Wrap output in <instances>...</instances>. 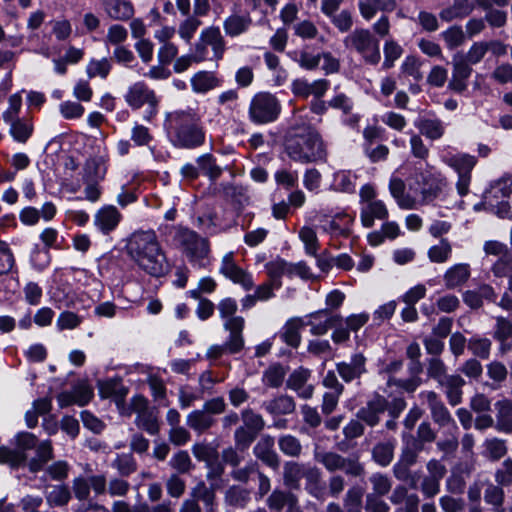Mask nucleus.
<instances>
[{"mask_svg":"<svg viewBox=\"0 0 512 512\" xmlns=\"http://www.w3.org/2000/svg\"><path fill=\"white\" fill-rule=\"evenodd\" d=\"M453 73L452 79L449 82V87L457 92H462L466 89V81L470 77L472 69L468 63L463 60H458L456 57L453 59Z\"/></svg>","mask_w":512,"mask_h":512,"instance_id":"obj_25","label":"nucleus"},{"mask_svg":"<svg viewBox=\"0 0 512 512\" xmlns=\"http://www.w3.org/2000/svg\"><path fill=\"white\" fill-rule=\"evenodd\" d=\"M498 411V426L506 432H512V402L509 400H501L495 404Z\"/></svg>","mask_w":512,"mask_h":512,"instance_id":"obj_36","label":"nucleus"},{"mask_svg":"<svg viewBox=\"0 0 512 512\" xmlns=\"http://www.w3.org/2000/svg\"><path fill=\"white\" fill-rule=\"evenodd\" d=\"M332 187L334 190L340 192H354L356 187V176L351 171H338L334 174Z\"/></svg>","mask_w":512,"mask_h":512,"instance_id":"obj_35","label":"nucleus"},{"mask_svg":"<svg viewBox=\"0 0 512 512\" xmlns=\"http://www.w3.org/2000/svg\"><path fill=\"white\" fill-rule=\"evenodd\" d=\"M81 322L82 319L77 314L70 311H65L59 314L56 321V326L60 331L72 330L77 328Z\"/></svg>","mask_w":512,"mask_h":512,"instance_id":"obj_55","label":"nucleus"},{"mask_svg":"<svg viewBox=\"0 0 512 512\" xmlns=\"http://www.w3.org/2000/svg\"><path fill=\"white\" fill-rule=\"evenodd\" d=\"M280 450L291 457L298 456L301 452V444L299 440L292 435H284L279 438Z\"/></svg>","mask_w":512,"mask_h":512,"instance_id":"obj_52","label":"nucleus"},{"mask_svg":"<svg viewBox=\"0 0 512 512\" xmlns=\"http://www.w3.org/2000/svg\"><path fill=\"white\" fill-rule=\"evenodd\" d=\"M60 113L65 119H77L84 114V107L74 101H64L60 104Z\"/></svg>","mask_w":512,"mask_h":512,"instance_id":"obj_60","label":"nucleus"},{"mask_svg":"<svg viewBox=\"0 0 512 512\" xmlns=\"http://www.w3.org/2000/svg\"><path fill=\"white\" fill-rule=\"evenodd\" d=\"M138 427L146 430L149 434L154 435L158 432L159 426L156 417L151 411H146L136 418Z\"/></svg>","mask_w":512,"mask_h":512,"instance_id":"obj_58","label":"nucleus"},{"mask_svg":"<svg viewBox=\"0 0 512 512\" xmlns=\"http://www.w3.org/2000/svg\"><path fill=\"white\" fill-rule=\"evenodd\" d=\"M284 151L292 161L300 164L317 162L326 156L321 136L304 122H295L287 131Z\"/></svg>","mask_w":512,"mask_h":512,"instance_id":"obj_3","label":"nucleus"},{"mask_svg":"<svg viewBox=\"0 0 512 512\" xmlns=\"http://www.w3.org/2000/svg\"><path fill=\"white\" fill-rule=\"evenodd\" d=\"M191 87L195 93H206L220 85L218 78L209 71H199L191 78Z\"/></svg>","mask_w":512,"mask_h":512,"instance_id":"obj_29","label":"nucleus"},{"mask_svg":"<svg viewBox=\"0 0 512 512\" xmlns=\"http://www.w3.org/2000/svg\"><path fill=\"white\" fill-rule=\"evenodd\" d=\"M442 37L449 49L462 45L465 41V34L461 27L453 26L442 33Z\"/></svg>","mask_w":512,"mask_h":512,"instance_id":"obj_51","label":"nucleus"},{"mask_svg":"<svg viewBox=\"0 0 512 512\" xmlns=\"http://www.w3.org/2000/svg\"><path fill=\"white\" fill-rule=\"evenodd\" d=\"M470 276L468 264L459 263L450 267L444 274V282L447 288L453 289L463 285Z\"/></svg>","mask_w":512,"mask_h":512,"instance_id":"obj_27","label":"nucleus"},{"mask_svg":"<svg viewBox=\"0 0 512 512\" xmlns=\"http://www.w3.org/2000/svg\"><path fill=\"white\" fill-rule=\"evenodd\" d=\"M219 273L245 291L251 290L254 286L252 275L237 265L233 252H228L223 256Z\"/></svg>","mask_w":512,"mask_h":512,"instance_id":"obj_13","label":"nucleus"},{"mask_svg":"<svg viewBox=\"0 0 512 512\" xmlns=\"http://www.w3.org/2000/svg\"><path fill=\"white\" fill-rule=\"evenodd\" d=\"M340 320L341 316L339 315L328 317L323 321L318 319L317 316H314L313 320H311L309 323L311 326L310 331L314 335H323L327 333L330 328L335 327L336 323Z\"/></svg>","mask_w":512,"mask_h":512,"instance_id":"obj_47","label":"nucleus"},{"mask_svg":"<svg viewBox=\"0 0 512 512\" xmlns=\"http://www.w3.org/2000/svg\"><path fill=\"white\" fill-rule=\"evenodd\" d=\"M265 409L274 415L290 414L295 410V403L292 397L281 395L264 404Z\"/></svg>","mask_w":512,"mask_h":512,"instance_id":"obj_32","label":"nucleus"},{"mask_svg":"<svg viewBox=\"0 0 512 512\" xmlns=\"http://www.w3.org/2000/svg\"><path fill=\"white\" fill-rule=\"evenodd\" d=\"M201 41L211 46L216 60L222 58L224 53V41L219 28L209 27L201 32Z\"/></svg>","mask_w":512,"mask_h":512,"instance_id":"obj_31","label":"nucleus"},{"mask_svg":"<svg viewBox=\"0 0 512 512\" xmlns=\"http://www.w3.org/2000/svg\"><path fill=\"white\" fill-rule=\"evenodd\" d=\"M165 234L171 245L181 248L189 261L199 268L205 267L210 253L208 240L183 226H166Z\"/></svg>","mask_w":512,"mask_h":512,"instance_id":"obj_6","label":"nucleus"},{"mask_svg":"<svg viewBox=\"0 0 512 512\" xmlns=\"http://www.w3.org/2000/svg\"><path fill=\"white\" fill-rule=\"evenodd\" d=\"M122 220V214L114 205H104L94 215V226L102 234L114 231Z\"/></svg>","mask_w":512,"mask_h":512,"instance_id":"obj_14","label":"nucleus"},{"mask_svg":"<svg viewBox=\"0 0 512 512\" xmlns=\"http://www.w3.org/2000/svg\"><path fill=\"white\" fill-rule=\"evenodd\" d=\"M486 206L496 216L512 221V176L494 181L486 190L482 204H476L474 209L479 211Z\"/></svg>","mask_w":512,"mask_h":512,"instance_id":"obj_7","label":"nucleus"},{"mask_svg":"<svg viewBox=\"0 0 512 512\" xmlns=\"http://www.w3.org/2000/svg\"><path fill=\"white\" fill-rule=\"evenodd\" d=\"M22 106V96L20 92L12 94L8 99V107L3 113V120L7 123L18 118Z\"/></svg>","mask_w":512,"mask_h":512,"instance_id":"obj_53","label":"nucleus"},{"mask_svg":"<svg viewBox=\"0 0 512 512\" xmlns=\"http://www.w3.org/2000/svg\"><path fill=\"white\" fill-rule=\"evenodd\" d=\"M214 423L211 415L204 410H194L187 416V425L198 432H203Z\"/></svg>","mask_w":512,"mask_h":512,"instance_id":"obj_37","label":"nucleus"},{"mask_svg":"<svg viewBox=\"0 0 512 512\" xmlns=\"http://www.w3.org/2000/svg\"><path fill=\"white\" fill-rule=\"evenodd\" d=\"M71 498L68 487L63 485L51 486V489L46 493V501L49 506H64Z\"/></svg>","mask_w":512,"mask_h":512,"instance_id":"obj_39","label":"nucleus"},{"mask_svg":"<svg viewBox=\"0 0 512 512\" xmlns=\"http://www.w3.org/2000/svg\"><path fill=\"white\" fill-rule=\"evenodd\" d=\"M192 451L198 460L204 461L206 463L213 474L219 475L222 472V467L217 462V450L213 446L203 443L195 444L192 448Z\"/></svg>","mask_w":512,"mask_h":512,"instance_id":"obj_21","label":"nucleus"},{"mask_svg":"<svg viewBox=\"0 0 512 512\" xmlns=\"http://www.w3.org/2000/svg\"><path fill=\"white\" fill-rule=\"evenodd\" d=\"M274 440L271 437H263L254 447V453L257 458L264 461L270 467L278 466V457L273 450Z\"/></svg>","mask_w":512,"mask_h":512,"instance_id":"obj_30","label":"nucleus"},{"mask_svg":"<svg viewBox=\"0 0 512 512\" xmlns=\"http://www.w3.org/2000/svg\"><path fill=\"white\" fill-rule=\"evenodd\" d=\"M164 129L170 142L178 148L194 149L205 142L200 118L192 110L166 113Z\"/></svg>","mask_w":512,"mask_h":512,"instance_id":"obj_5","label":"nucleus"},{"mask_svg":"<svg viewBox=\"0 0 512 512\" xmlns=\"http://www.w3.org/2000/svg\"><path fill=\"white\" fill-rule=\"evenodd\" d=\"M75 404L79 406L86 405L93 397V389L86 383H79L73 388Z\"/></svg>","mask_w":512,"mask_h":512,"instance_id":"obj_63","label":"nucleus"},{"mask_svg":"<svg viewBox=\"0 0 512 512\" xmlns=\"http://www.w3.org/2000/svg\"><path fill=\"white\" fill-rule=\"evenodd\" d=\"M126 249L131 260L147 274L161 277L169 272V263L154 231L134 232Z\"/></svg>","mask_w":512,"mask_h":512,"instance_id":"obj_2","label":"nucleus"},{"mask_svg":"<svg viewBox=\"0 0 512 512\" xmlns=\"http://www.w3.org/2000/svg\"><path fill=\"white\" fill-rule=\"evenodd\" d=\"M387 402L382 396L374 397L366 407L358 412L359 419L365 421L368 425L374 426L379 421V415L385 411Z\"/></svg>","mask_w":512,"mask_h":512,"instance_id":"obj_24","label":"nucleus"},{"mask_svg":"<svg viewBox=\"0 0 512 512\" xmlns=\"http://www.w3.org/2000/svg\"><path fill=\"white\" fill-rule=\"evenodd\" d=\"M373 458L382 466H387L393 458V445L390 443H381L374 447Z\"/></svg>","mask_w":512,"mask_h":512,"instance_id":"obj_57","label":"nucleus"},{"mask_svg":"<svg viewBox=\"0 0 512 512\" xmlns=\"http://www.w3.org/2000/svg\"><path fill=\"white\" fill-rule=\"evenodd\" d=\"M316 460L322 463L329 471H335L345 464V458L333 452H317Z\"/></svg>","mask_w":512,"mask_h":512,"instance_id":"obj_49","label":"nucleus"},{"mask_svg":"<svg viewBox=\"0 0 512 512\" xmlns=\"http://www.w3.org/2000/svg\"><path fill=\"white\" fill-rule=\"evenodd\" d=\"M401 74L411 77L415 81L423 78L420 60L412 55L406 56L400 67Z\"/></svg>","mask_w":512,"mask_h":512,"instance_id":"obj_42","label":"nucleus"},{"mask_svg":"<svg viewBox=\"0 0 512 512\" xmlns=\"http://www.w3.org/2000/svg\"><path fill=\"white\" fill-rule=\"evenodd\" d=\"M299 237L305 245L306 252L315 256L318 251V239L316 232L310 227H303L299 231Z\"/></svg>","mask_w":512,"mask_h":512,"instance_id":"obj_54","label":"nucleus"},{"mask_svg":"<svg viewBox=\"0 0 512 512\" xmlns=\"http://www.w3.org/2000/svg\"><path fill=\"white\" fill-rule=\"evenodd\" d=\"M361 16L369 21L378 10L391 12L396 8L395 0H359L358 3Z\"/></svg>","mask_w":512,"mask_h":512,"instance_id":"obj_23","label":"nucleus"},{"mask_svg":"<svg viewBox=\"0 0 512 512\" xmlns=\"http://www.w3.org/2000/svg\"><path fill=\"white\" fill-rule=\"evenodd\" d=\"M131 139L137 146H145L151 142L152 135L147 127L136 123L131 131Z\"/></svg>","mask_w":512,"mask_h":512,"instance_id":"obj_64","label":"nucleus"},{"mask_svg":"<svg viewBox=\"0 0 512 512\" xmlns=\"http://www.w3.org/2000/svg\"><path fill=\"white\" fill-rule=\"evenodd\" d=\"M124 99L127 105L134 110L147 105L143 115V119L147 122H150L158 113L159 100L155 92L142 81L129 86Z\"/></svg>","mask_w":512,"mask_h":512,"instance_id":"obj_9","label":"nucleus"},{"mask_svg":"<svg viewBox=\"0 0 512 512\" xmlns=\"http://www.w3.org/2000/svg\"><path fill=\"white\" fill-rule=\"evenodd\" d=\"M200 169L210 178H217L221 174V169L215 164V160L210 154L201 155L197 159Z\"/></svg>","mask_w":512,"mask_h":512,"instance_id":"obj_59","label":"nucleus"},{"mask_svg":"<svg viewBox=\"0 0 512 512\" xmlns=\"http://www.w3.org/2000/svg\"><path fill=\"white\" fill-rule=\"evenodd\" d=\"M104 9L114 20H127L134 14L133 5L128 0H104Z\"/></svg>","mask_w":512,"mask_h":512,"instance_id":"obj_26","label":"nucleus"},{"mask_svg":"<svg viewBox=\"0 0 512 512\" xmlns=\"http://www.w3.org/2000/svg\"><path fill=\"white\" fill-rule=\"evenodd\" d=\"M128 37L127 29L120 24H113L108 28L105 38L106 45L120 46Z\"/></svg>","mask_w":512,"mask_h":512,"instance_id":"obj_50","label":"nucleus"},{"mask_svg":"<svg viewBox=\"0 0 512 512\" xmlns=\"http://www.w3.org/2000/svg\"><path fill=\"white\" fill-rule=\"evenodd\" d=\"M443 161L451 167L458 175L456 188L460 196H464L469 191L471 182V172L477 163L474 156L468 154H454L445 156Z\"/></svg>","mask_w":512,"mask_h":512,"instance_id":"obj_12","label":"nucleus"},{"mask_svg":"<svg viewBox=\"0 0 512 512\" xmlns=\"http://www.w3.org/2000/svg\"><path fill=\"white\" fill-rule=\"evenodd\" d=\"M302 321L300 319H291L283 327L281 338L285 343L292 347H298L301 341L300 328Z\"/></svg>","mask_w":512,"mask_h":512,"instance_id":"obj_38","label":"nucleus"},{"mask_svg":"<svg viewBox=\"0 0 512 512\" xmlns=\"http://www.w3.org/2000/svg\"><path fill=\"white\" fill-rule=\"evenodd\" d=\"M468 349L477 357L487 359L490 355L491 341L488 338L473 336L468 341Z\"/></svg>","mask_w":512,"mask_h":512,"instance_id":"obj_43","label":"nucleus"},{"mask_svg":"<svg viewBox=\"0 0 512 512\" xmlns=\"http://www.w3.org/2000/svg\"><path fill=\"white\" fill-rule=\"evenodd\" d=\"M419 129L426 137L435 140L442 137L445 127L441 120L436 118H426L421 120Z\"/></svg>","mask_w":512,"mask_h":512,"instance_id":"obj_40","label":"nucleus"},{"mask_svg":"<svg viewBox=\"0 0 512 512\" xmlns=\"http://www.w3.org/2000/svg\"><path fill=\"white\" fill-rule=\"evenodd\" d=\"M322 176L321 173L315 169H307L303 175V185L311 192H318L321 186Z\"/></svg>","mask_w":512,"mask_h":512,"instance_id":"obj_62","label":"nucleus"},{"mask_svg":"<svg viewBox=\"0 0 512 512\" xmlns=\"http://www.w3.org/2000/svg\"><path fill=\"white\" fill-rule=\"evenodd\" d=\"M464 384V379L459 375H449L440 384L444 388L446 397L451 405L455 406L461 402Z\"/></svg>","mask_w":512,"mask_h":512,"instance_id":"obj_28","label":"nucleus"},{"mask_svg":"<svg viewBox=\"0 0 512 512\" xmlns=\"http://www.w3.org/2000/svg\"><path fill=\"white\" fill-rule=\"evenodd\" d=\"M201 22L196 17H188L183 21L178 29L179 36L186 42H190L194 33L197 31Z\"/></svg>","mask_w":512,"mask_h":512,"instance_id":"obj_61","label":"nucleus"},{"mask_svg":"<svg viewBox=\"0 0 512 512\" xmlns=\"http://www.w3.org/2000/svg\"><path fill=\"white\" fill-rule=\"evenodd\" d=\"M452 253V247L446 240H441L437 245L432 246L428 251V257L432 262L444 263Z\"/></svg>","mask_w":512,"mask_h":512,"instance_id":"obj_44","label":"nucleus"},{"mask_svg":"<svg viewBox=\"0 0 512 512\" xmlns=\"http://www.w3.org/2000/svg\"><path fill=\"white\" fill-rule=\"evenodd\" d=\"M317 220L323 233L331 238H347L352 232L355 217L346 211H340L330 216L323 211L318 212Z\"/></svg>","mask_w":512,"mask_h":512,"instance_id":"obj_11","label":"nucleus"},{"mask_svg":"<svg viewBox=\"0 0 512 512\" xmlns=\"http://www.w3.org/2000/svg\"><path fill=\"white\" fill-rule=\"evenodd\" d=\"M15 449L0 447V464H8L12 468H18L27 460L26 451L36 448V456L28 462L29 470L33 473L40 471L52 458L53 449L51 442L46 440L37 445V438L29 432H19L14 437Z\"/></svg>","mask_w":512,"mask_h":512,"instance_id":"obj_4","label":"nucleus"},{"mask_svg":"<svg viewBox=\"0 0 512 512\" xmlns=\"http://www.w3.org/2000/svg\"><path fill=\"white\" fill-rule=\"evenodd\" d=\"M366 359L362 354H354L351 357V361L340 362L337 364V371L340 377L345 382H351L352 380L360 377L365 370Z\"/></svg>","mask_w":512,"mask_h":512,"instance_id":"obj_17","label":"nucleus"},{"mask_svg":"<svg viewBox=\"0 0 512 512\" xmlns=\"http://www.w3.org/2000/svg\"><path fill=\"white\" fill-rule=\"evenodd\" d=\"M10 125V134L13 139L20 143H25L33 132V125L29 120L16 119L7 122Z\"/></svg>","mask_w":512,"mask_h":512,"instance_id":"obj_34","label":"nucleus"},{"mask_svg":"<svg viewBox=\"0 0 512 512\" xmlns=\"http://www.w3.org/2000/svg\"><path fill=\"white\" fill-rule=\"evenodd\" d=\"M285 374L282 366L272 365L264 372L262 380L265 385L277 388L283 383Z\"/></svg>","mask_w":512,"mask_h":512,"instance_id":"obj_46","label":"nucleus"},{"mask_svg":"<svg viewBox=\"0 0 512 512\" xmlns=\"http://www.w3.org/2000/svg\"><path fill=\"white\" fill-rule=\"evenodd\" d=\"M107 161L106 155L88 159L84 166V181H102L107 172Z\"/></svg>","mask_w":512,"mask_h":512,"instance_id":"obj_22","label":"nucleus"},{"mask_svg":"<svg viewBox=\"0 0 512 512\" xmlns=\"http://www.w3.org/2000/svg\"><path fill=\"white\" fill-rule=\"evenodd\" d=\"M251 24L248 15H231L224 22V29L227 35L231 37L238 36L245 32Z\"/></svg>","mask_w":512,"mask_h":512,"instance_id":"obj_33","label":"nucleus"},{"mask_svg":"<svg viewBox=\"0 0 512 512\" xmlns=\"http://www.w3.org/2000/svg\"><path fill=\"white\" fill-rule=\"evenodd\" d=\"M384 61L382 64L383 69H390L394 63L403 53L402 47L394 40H387L383 47Z\"/></svg>","mask_w":512,"mask_h":512,"instance_id":"obj_41","label":"nucleus"},{"mask_svg":"<svg viewBox=\"0 0 512 512\" xmlns=\"http://www.w3.org/2000/svg\"><path fill=\"white\" fill-rule=\"evenodd\" d=\"M344 45L356 50L369 64L375 65L380 61L379 42L367 29L354 30L345 37Z\"/></svg>","mask_w":512,"mask_h":512,"instance_id":"obj_10","label":"nucleus"},{"mask_svg":"<svg viewBox=\"0 0 512 512\" xmlns=\"http://www.w3.org/2000/svg\"><path fill=\"white\" fill-rule=\"evenodd\" d=\"M421 397L423 398V401L429 405L435 422L442 426H448V429L450 428L453 431H457V426L451 418L450 413L435 392H423L421 393Z\"/></svg>","mask_w":512,"mask_h":512,"instance_id":"obj_15","label":"nucleus"},{"mask_svg":"<svg viewBox=\"0 0 512 512\" xmlns=\"http://www.w3.org/2000/svg\"><path fill=\"white\" fill-rule=\"evenodd\" d=\"M387 216L388 210L381 200L370 201L361 207L360 220L362 225L366 228L372 227L375 219L383 220L387 218Z\"/></svg>","mask_w":512,"mask_h":512,"instance_id":"obj_18","label":"nucleus"},{"mask_svg":"<svg viewBox=\"0 0 512 512\" xmlns=\"http://www.w3.org/2000/svg\"><path fill=\"white\" fill-rule=\"evenodd\" d=\"M111 69L108 59L102 58L100 60H91L86 68L87 75L90 78L100 77L106 78Z\"/></svg>","mask_w":512,"mask_h":512,"instance_id":"obj_48","label":"nucleus"},{"mask_svg":"<svg viewBox=\"0 0 512 512\" xmlns=\"http://www.w3.org/2000/svg\"><path fill=\"white\" fill-rule=\"evenodd\" d=\"M310 377V371L304 368H299L295 370L289 377L287 381V386L297 392V394L304 398L308 399L313 395V386L307 384V381Z\"/></svg>","mask_w":512,"mask_h":512,"instance_id":"obj_19","label":"nucleus"},{"mask_svg":"<svg viewBox=\"0 0 512 512\" xmlns=\"http://www.w3.org/2000/svg\"><path fill=\"white\" fill-rule=\"evenodd\" d=\"M237 302L233 298H225L221 300L218 304V311L220 318L223 320V326L233 319H244L241 316H236L235 313L237 311Z\"/></svg>","mask_w":512,"mask_h":512,"instance_id":"obj_45","label":"nucleus"},{"mask_svg":"<svg viewBox=\"0 0 512 512\" xmlns=\"http://www.w3.org/2000/svg\"><path fill=\"white\" fill-rule=\"evenodd\" d=\"M281 104L277 97L269 92H259L253 96L249 105V118L256 124H267L278 119Z\"/></svg>","mask_w":512,"mask_h":512,"instance_id":"obj_8","label":"nucleus"},{"mask_svg":"<svg viewBox=\"0 0 512 512\" xmlns=\"http://www.w3.org/2000/svg\"><path fill=\"white\" fill-rule=\"evenodd\" d=\"M489 43L488 42H475L468 50L466 54V63L468 65L470 64H477L479 63L489 50Z\"/></svg>","mask_w":512,"mask_h":512,"instance_id":"obj_56","label":"nucleus"},{"mask_svg":"<svg viewBox=\"0 0 512 512\" xmlns=\"http://www.w3.org/2000/svg\"><path fill=\"white\" fill-rule=\"evenodd\" d=\"M99 395L104 399H113L118 408L120 409L123 404L124 398L128 393V389L122 384L119 379L110 378L106 380H99L97 382Z\"/></svg>","mask_w":512,"mask_h":512,"instance_id":"obj_16","label":"nucleus"},{"mask_svg":"<svg viewBox=\"0 0 512 512\" xmlns=\"http://www.w3.org/2000/svg\"><path fill=\"white\" fill-rule=\"evenodd\" d=\"M427 167L429 169L426 171H422L421 167L415 168L413 175L409 179L410 189L420 191V200L405 193V184L403 180L397 176V174L403 175L404 173L402 171L406 170V167L402 166L392 174L389 182V191L401 209H415L418 204L430 203L438 197L440 184L437 177L432 172V168L428 165Z\"/></svg>","mask_w":512,"mask_h":512,"instance_id":"obj_1","label":"nucleus"},{"mask_svg":"<svg viewBox=\"0 0 512 512\" xmlns=\"http://www.w3.org/2000/svg\"><path fill=\"white\" fill-rule=\"evenodd\" d=\"M244 319H233L225 324L224 329L229 331L230 336L225 343L226 349L229 353H237L244 346L242 331L244 328Z\"/></svg>","mask_w":512,"mask_h":512,"instance_id":"obj_20","label":"nucleus"}]
</instances>
